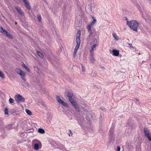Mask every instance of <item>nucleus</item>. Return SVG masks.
Instances as JSON below:
<instances>
[{
  "instance_id": "8",
  "label": "nucleus",
  "mask_w": 151,
  "mask_h": 151,
  "mask_svg": "<svg viewBox=\"0 0 151 151\" xmlns=\"http://www.w3.org/2000/svg\"><path fill=\"white\" fill-rule=\"evenodd\" d=\"M15 9L22 16H24V13L23 12V11L21 9V8L19 7L18 6H16L15 7Z\"/></svg>"
},
{
  "instance_id": "26",
  "label": "nucleus",
  "mask_w": 151,
  "mask_h": 151,
  "mask_svg": "<svg viewBox=\"0 0 151 151\" xmlns=\"http://www.w3.org/2000/svg\"><path fill=\"white\" fill-rule=\"evenodd\" d=\"M37 17L38 20L40 22L41 21V20L42 19L41 15L39 14H37Z\"/></svg>"
},
{
  "instance_id": "15",
  "label": "nucleus",
  "mask_w": 151,
  "mask_h": 151,
  "mask_svg": "<svg viewBox=\"0 0 151 151\" xmlns=\"http://www.w3.org/2000/svg\"><path fill=\"white\" fill-rule=\"evenodd\" d=\"M76 42L77 45L76 46L74 50L77 51L78 50L79 48V46L80 45L81 41H78Z\"/></svg>"
},
{
  "instance_id": "30",
  "label": "nucleus",
  "mask_w": 151,
  "mask_h": 151,
  "mask_svg": "<svg viewBox=\"0 0 151 151\" xmlns=\"http://www.w3.org/2000/svg\"><path fill=\"white\" fill-rule=\"evenodd\" d=\"M0 77L2 78H4V74L2 73L1 71H0Z\"/></svg>"
},
{
  "instance_id": "14",
  "label": "nucleus",
  "mask_w": 151,
  "mask_h": 151,
  "mask_svg": "<svg viewBox=\"0 0 151 151\" xmlns=\"http://www.w3.org/2000/svg\"><path fill=\"white\" fill-rule=\"evenodd\" d=\"M90 59L92 63H93V62L95 61V59L93 57V53L92 54V53H90Z\"/></svg>"
},
{
  "instance_id": "16",
  "label": "nucleus",
  "mask_w": 151,
  "mask_h": 151,
  "mask_svg": "<svg viewBox=\"0 0 151 151\" xmlns=\"http://www.w3.org/2000/svg\"><path fill=\"white\" fill-rule=\"evenodd\" d=\"M76 42L77 45L76 46L74 50L77 51L78 50L79 48V46L80 45L81 41H78Z\"/></svg>"
},
{
  "instance_id": "19",
  "label": "nucleus",
  "mask_w": 151,
  "mask_h": 151,
  "mask_svg": "<svg viewBox=\"0 0 151 151\" xmlns=\"http://www.w3.org/2000/svg\"><path fill=\"white\" fill-rule=\"evenodd\" d=\"M92 18L93 19V21H92L91 22H90L89 24H91V25H93L96 22V19H95L94 17H92Z\"/></svg>"
},
{
  "instance_id": "9",
  "label": "nucleus",
  "mask_w": 151,
  "mask_h": 151,
  "mask_svg": "<svg viewBox=\"0 0 151 151\" xmlns=\"http://www.w3.org/2000/svg\"><path fill=\"white\" fill-rule=\"evenodd\" d=\"M22 1L24 3L27 9L28 10H30L31 9V7L30 6L28 1L27 0H22Z\"/></svg>"
},
{
  "instance_id": "22",
  "label": "nucleus",
  "mask_w": 151,
  "mask_h": 151,
  "mask_svg": "<svg viewBox=\"0 0 151 151\" xmlns=\"http://www.w3.org/2000/svg\"><path fill=\"white\" fill-rule=\"evenodd\" d=\"M112 35L115 40L117 41L119 40L118 37L115 33H113Z\"/></svg>"
},
{
  "instance_id": "34",
  "label": "nucleus",
  "mask_w": 151,
  "mask_h": 151,
  "mask_svg": "<svg viewBox=\"0 0 151 151\" xmlns=\"http://www.w3.org/2000/svg\"><path fill=\"white\" fill-rule=\"evenodd\" d=\"M146 137L148 139L149 141H151V134L147 136Z\"/></svg>"
},
{
  "instance_id": "5",
  "label": "nucleus",
  "mask_w": 151,
  "mask_h": 151,
  "mask_svg": "<svg viewBox=\"0 0 151 151\" xmlns=\"http://www.w3.org/2000/svg\"><path fill=\"white\" fill-rule=\"evenodd\" d=\"M15 99L17 103L21 102H24L25 101V99L20 94L15 95Z\"/></svg>"
},
{
  "instance_id": "42",
  "label": "nucleus",
  "mask_w": 151,
  "mask_h": 151,
  "mask_svg": "<svg viewBox=\"0 0 151 151\" xmlns=\"http://www.w3.org/2000/svg\"><path fill=\"white\" fill-rule=\"evenodd\" d=\"M2 93L1 91L0 90V94H1Z\"/></svg>"
},
{
  "instance_id": "6",
  "label": "nucleus",
  "mask_w": 151,
  "mask_h": 151,
  "mask_svg": "<svg viewBox=\"0 0 151 151\" xmlns=\"http://www.w3.org/2000/svg\"><path fill=\"white\" fill-rule=\"evenodd\" d=\"M114 130V128L113 127H111V128L110 130V137L109 138L110 139V142H111V141L113 140L114 139V138L113 135V131Z\"/></svg>"
},
{
  "instance_id": "3",
  "label": "nucleus",
  "mask_w": 151,
  "mask_h": 151,
  "mask_svg": "<svg viewBox=\"0 0 151 151\" xmlns=\"http://www.w3.org/2000/svg\"><path fill=\"white\" fill-rule=\"evenodd\" d=\"M0 32L1 33L3 34L4 35L7 36V37L9 38L12 39L13 38V37L12 35L10 34L5 29L1 27H0Z\"/></svg>"
},
{
  "instance_id": "39",
  "label": "nucleus",
  "mask_w": 151,
  "mask_h": 151,
  "mask_svg": "<svg viewBox=\"0 0 151 151\" xmlns=\"http://www.w3.org/2000/svg\"><path fill=\"white\" fill-rule=\"evenodd\" d=\"M128 45L129 46L131 47H132V48H133V47H132V44H128Z\"/></svg>"
},
{
  "instance_id": "35",
  "label": "nucleus",
  "mask_w": 151,
  "mask_h": 151,
  "mask_svg": "<svg viewBox=\"0 0 151 151\" xmlns=\"http://www.w3.org/2000/svg\"><path fill=\"white\" fill-rule=\"evenodd\" d=\"M68 131L70 132V134H68V135L69 137H70L71 136H72V135L73 132L70 130H69Z\"/></svg>"
},
{
  "instance_id": "29",
  "label": "nucleus",
  "mask_w": 151,
  "mask_h": 151,
  "mask_svg": "<svg viewBox=\"0 0 151 151\" xmlns=\"http://www.w3.org/2000/svg\"><path fill=\"white\" fill-rule=\"evenodd\" d=\"M88 31L89 33V35H88V36L89 37H90V36L92 34V30H91V29L88 30Z\"/></svg>"
},
{
  "instance_id": "24",
  "label": "nucleus",
  "mask_w": 151,
  "mask_h": 151,
  "mask_svg": "<svg viewBox=\"0 0 151 151\" xmlns=\"http://www.w3.org/2000/svg\"><path fill=\"white\" fill-rule=\"evenodd\" d=\"M56 99L57 100V101L59 103H60L62 100L61 99L60 97L58 96H56Z\"/></svg>"
},
{
  "instance_id": "28",
  "label": "nucleus",
  "mask_w": 151,
  "mask_h": 151,
  "mask_svg": "<svg viewBox=\"0 0 151 151\" xmlns=\"http://www.w3.org/2000/svg\"><path fill=\"white\" fill-rule=\"evenodd\" d=\"M5 114L7 115L8 114V109L7 108H5L4 109Z\"/></svg>"
},
{
  "instance_id": "20",
  "label": "nucleus",
  "mask_w": 151,
  "mask_h": 151,
  "mask_svg": "<svg viewBox=\"0 0 151 151\" xmlns=\"http://www.w3.org/2000/svg\"><path fill=\"white\" fill-rule=\"evenodd\" d=\"M38 132L40 134H44L45 133L44 130L42 128H39L38 130Z\"/></svg>"
},
{
  "instance_id": "10",
  "label": "nucleus",
  "mask_w": 151,
  "mask_h": 151,
  "mask_svg": "<svg viewBox=\"0 0 151 151\" xmlns=\"http://www.w3.org/2000/svg\"><path fill=\"white\" fill-rule=\"evenodd\" d=\"M80 35H81V31L80 30H78V31L77 33L76 34V41H80Z\"/></svg>"
},
{
  "instance_id": "11",
  "label": "nucleus",
  "mask_w": 151,
  "mask_h": 151,
  "mask_svg": "<svg viewBox=\"0 0 151 151\" xmlns=\"http://www.w3.org/2000/svg\"><path fill=\"white\" fill-rule=\"evenodd\" d=\"M144 132L146 137L151 134L149 130L146 128H144Z\"/></svg>"
},
{
  "instance_id": "36",
  "label": "nucleus",
  "mask_w": 151,
  "mask_h": 151,
  "mask_svg": "<svg viewBox=\"0 0 151 151\" xmlns=\"http://www.w3.org/2000/svg\"><path fill=\"white\" fill-rule=\"evenodd\" d=\"M77 51L74 50V51L73 54L74 56L76 55V53L77 52Z\"/></svg>"
},
{
  "instance_id": "25",
  "label": "nucleus",
  "mask_w": 151,
  "mask_h": 151,
  "mask_svg": "<svg viewBox=\"0 0 151 151\" xmlns=\"http://www.w3.org/2000/svg\"><path fill=\"white\" fill-rule=\"evenodd\" d=\"M26 113L29 115H32V113L30 110L28 109H26Z\"/></svg>"
},
{
  "instance_id": "18",
  "label": "nucleus",
  "mask_w": 151,
  "mask_h": 151,
  "mask_svg": "<svg viewBox=\"0 0 151 151\" xmlns=\"http://www.w3.org/2000/svg\"><path fill=\"white\" fill-rule=\"evenodd\" d=\"M37 55L39 56L41 58H43L44 57V55L43 54L41 53V52L39 51L37 52Z\"/></svg>"
},
{
  "instance_id": "32",
  "label": "nucleus",
  "mask_w": 151,
  "mask_h": 151,
  "mask_svg": "<svg viewBox=\"0 0 151 151\" xmlns=\"http://www.w3.org/2000/svg\"><path fill=\"white\" fill-rule=\"evenodd\" d=\"M12 126V124H9L8 125V126L6 127V128L8 129H11Z\"/></svg>"
},
{
  "instance_id": "38",
  "label": "nucleus",
  "mask_w": 151,
  "mask_h": 151,
  "mask_svg": "<svg viewBox=\"0 0 151 151\" xmlns=\"http://www.w3.org/2000/svg\"><path fill=\"white\" fill-rule=\"evenodd\" d=\"M25 84L27 85V86H25V87L26 88H28L29 86L28 84L27 83H26V82H25Z\"/></svg>"
},
{
  "instance_id": "2",
  "label": "nucleus",
  "mask_w": 151,
  "mask_h": 151,
  "mask_svg": "<svg viewBox=\"0 0 151 151\" xmlns=\"http://www.w3.org/2000/svg\"><path fill=\"white\" fill-rule=\"evenodd\" d=\"M15 71L17 74L20 75L22 79L25 82L26 80L24 78L25 74L24 72L19 68H17L15 69Z\"/></svg>"
},
{
  "instance_id": "37",
  "label": "nucleus",
  "mask_w": 151,
  "mask_h": 151,
  "mask_svg": "<svg viewBox=\"0 0 151 151\" xmlns=\"http://www.w3.org/2000/svg\"><path fill=\"white\" fill-rule=\"evenodd\" d=\"M120 147H117V150L116 151H120Z\"/></svg>"
},
{
  "instance_id": "1",
  "label": "nucleus",
  "mask_w": 151,
  "mask_h": 151,
  "mask_svg": "<svg viewBox=\"0 0 151 151\" xmlns=\"http://www.w3.org/2000/svg\"><path fill=\"white\" fill-rule=\"evenodd\" d=\"M127 24L132 29L136 32L137 31L138 24L136 21L132 20L130 22L127 21Z\"/></svg>"
},
{
  "instance_id": "33",
  "label": "nucleus",
  "mask_w": 151,
  "mask_h": 151,
  "mask_svg": "<svg viewBox=\"0 0 151 151\" xmlns=\"http://www.w3.org/2000/svg\"><path fill=\"white\" fill-rule=\"evenodd\" d=\"M92 26V25H91V24H89L87 27L88 30L91 29V27Z\"/></svg>"
},
{
  "instance_id": "40",
  "label": "nucleus",
  "mask_w": 151,
  "mask_h": 151,
  "mask_svg": "<svg viewBox=\"0 0 151 151\" xmlns=\"http://www.w3.org/2000/svg\"><path fill=\"white\" fill-rule=\"evenodd\" d=\"M99 68H101L102 69H104L105 68H104V67L103 66H101V67H99Z\"/></svg>"
},
{
  "instance_id": "45",
  "label": "nucleus",
  "mask_w": 151,
  "mask_h": 151,
  "mask_svg": "<svg viewBox=\"0 0 151 151\" xmlns=\"http://www.w3.org/2000/svg\"><path fill=\"white\" fill-rule=\"evenodd\" d=\"M126 18V19H127V18Z\"/></svg>"
},
{
  "instance_id": "21",
  "label": "nucleus",
  "mask_w": 151,
  "mask_h": 151,
  "mask_svg": "<svg viewBox=\"0 0 151 151\" xmlns=\"http://www.w3.org/2000/svg\"><path fill=\"white\" fill-rule=\"evenodd\" d=\"M39 144L36 143L34 144V148L35 150H37L39 149Z\"/></svg>"
},
{
  "instance_id": "17",
  "label": "nucleus",
  "mask_w": 151,
  "mask_h": 151,
  "mask_svg": "<svg viewBox=\"0 0 151 151\" xmlns=\"http://www.w3.org/2000/svg\"><path fill=\"white\" fill-rule=\"evenodd\" d=\"M22 66L24 67L27 71L29 72L30 70L28 67L24 63H23L22 65Z\"/></svg>"
},
{
  "instance_id": "43",
  "label": "nucleus",
  "mask_w": 151,
  "mask_h": 151,
  "mask_svg": "<svg viewBox=\"0 0 151 151\" xmlns=\"http://www.w3.org/2000/svg\"><path fill=\"white\" fill-rule=\"evenodd\" d=\"M17 24V22H15V24Z\"/></svg>"
},
{
  "instance_id": "7",
  "label": "nucleus",
  "mask_w": 151,
  "mask_h": 151,
  "mask_svg": "<svg viewBox=\"0 0 151 151\" xmlns=\"http://www.w3.org/2000/svg\"><path fill=\"white\" fill-rule=\"evenodd\" d=\"M67 96L68 98L69 101L74 99V97L73 95V93L71 92H68L67 93Z\"/></svg>"
},
{
  "instance_id": "41",
  "label": "nucleus",
  "mask_w": 151,
  "mask_h": 151,
  "mask_svg": "<svg viewBox=\"0 0 151 151\" xmlns=\"http://www.w3.org/2000/svg\"><path fill=\"white\" fill-rule=\"evenodd\" d=\"M95 40L97 42H98V41L97 39H95Z\"/></svg>"
},
{
  "instance_id": "4",
  "label": "nucleus",
  "mask_w": 151,
  "mask_h": 151,
  "mask_svg": "<svg viewBox=\"0 0 151 151\" xmlns=\"http://www.w3.org/2000/svg\"><path fill=\"white\" fill-rule=\"evenodd\" d=\"M69 101L75 109V110L77 112H79L80 111L79 108L78 106V104L74 100V99L73 100Z\"/></svg>"
},
{
  "instance_id": "23",
  "label": "nucleus",
  "mask_w": 151,
  "mask_h": 151,
  "mask_svg": "<svg viewBox=\"0 0 151 151\" xmlns=\"http://www.w3.org/2000/svg\"><path fill=\"white\" fill-rule=\"evenodd\" d=\"M60 104H61L63 106L67 107L68 106V105L64 101H63L62 100L61 101L60 103Z\"/></svg>"
},
{
  "instance_id": "12",
  "label": "nucleus",
  "mask_w": 151,
  "mask_h": 151,
  "mask_svg": "<svg viewBox=\"0 0 151 151\" xmlns=\"http://www.w3.org/2000/svg\"><path fill=\"white\" fill-rule=\"evenodd\" d=\"M112 52L113 53V55L114 56H117L119 54V51L115 49L113 50Z\"/></svg>"
},
{
  "instance_id": "44",
  "label": "nucleus",
  "mask_w": 151,
  "mask_h": 151,
  "mask_svg": "<svg viewBox=\"0 0 151 151\" xmlns=\"http://www.w3.org/2000/svg\"><path fill=\"white\" fill-rule=\"evenodd\" d=\"M110 52L111 53V51H110Z\"/></svg>"
},
{
  "instance_id": "31",
  "label": "nucleus",
  "mask_w": 151,
  "mask_h": 151,
  "mask_svg": "<svg viewBox=\"0 0 151 151\" xmlns=\"http://www.w3.org/2000/svg\"><path fill=\"white\" fill-rule=\"evenodd\" d=\"M81 65L82 67V70L83 72H84L85 70V69L84 66L82 64H81Z\"/></svg>"
},
{
  "instance_id": "46",
  "label": "nucleus",
  "mask_w": 151,
  "mask_h": 151,
  "mask_svg": "<svg viewBox=\"0 0 151 151\" xmlns=\"http://www.w3.org/2000/svg\"><path fill=\"white\" fill-rule=\"evenodd\" d=\"M150 89H151V87L150 88Z\"/></svg>"
},
{
  "instance_id": "27",
  "label": "nucleus",
  "mask_w": 151,
  "mask_h": 151,
  "mask_svg": "<svg viewBox=\"0 0 151 151\" xmlns=\"http://www.w3.org/2000/svg\"><path fill=\"white\" fill-rule=\"evenodd\" d=\"M14 100L12 98H10L9 99V102L10 104H12L14 102Z\"/></svg>"
},
{
  "instance_id": "13",
  "label": "nucleus",
  "mask_w": 151,
  "mask_h": 151,
  "mask_svg": "<svg viewBox=\"0 0 151 151\" xmlns=\"http://www.w3.org/2000/svg\"><path fill=\"white\" fill-rule=\"evenodd\" d=\"M96 46V44H94L92 45L91 47V49L90 50V53H94L93 50L94 49H95Z\"/></svg>"
}]
</instances>
